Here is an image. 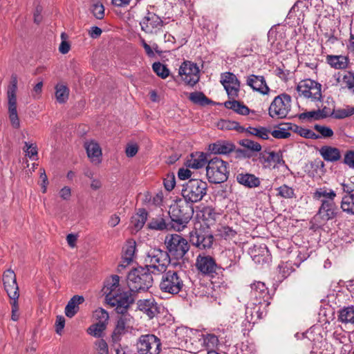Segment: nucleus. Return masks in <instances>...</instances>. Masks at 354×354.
<instances>
[{
	"mask_svg": "<svg viewBox=\"0 0 354 354\" xmlns=\"http://www.w3.org/2000/svg\"><path fill=\"white\" fill-rule=\"evenodd\" d=\"M102 291L106 296L107 303L115 307L116 312L119 314L126 313L134 300L131 292L120 291V277L118 275H113L108 278L104 282Z\"/></svg>",
	"mask_w": 354,
	"mask_h": 354,
	"instance_id": "obj_1",
	"label": "nucleus"
},
{
	"mask_svg": "<svg viewBox=\"0 0 354 354\" xmlns=\"http://www.w3.org/2000/svg\"><path fill=\"white\" fill-rule=\"evenodd\" d=\"M250 298L253 302L248 304L250 306L246 307V314H250L252 317H257L261 319L263 317V312L261 311L262 307L265 308L270 304L271 299L268 288L266 284L261 281H256L250 285Z\"/></svg>",
	"mask_w": 354,
	"mask_h": 354,
	"instance_id": "obj_2",
	"label": "nucleus"
},
{
	"mask_svg": "<svg viewBox=\"0 0 354 354\" xmlns=\"http://www.w3.org/2000/svg\"><path fill=\"white\" fill-rule=\"evenodd\" d=\"M161 274L159 288L163 292L177 295L181 292L185 287V274L180 270H167L160 272Z\"/></svg>",
	"mask_w": 354,
	"mask_h": 354,
	"instance_id": "obj_3",
	"label": "nucleus"
},
{
	"mask_svg": "<svg viewBox=\"0 0 354 354\" xmlns=\"http://www.w3.org/2000/svg\"><path fill=\"white\" fill-rule=\"evenodd\" d=\"M236 235V232L228 226H221L217 229L216 239L208 231L195 230L190 232L189 243H213L214 241H231Z\"/></svg>",
	"mask_w": 354,
	"mask_h": 354,
	"instance_id": "obj_4",
	"label": "nucleus"
},
{
	"mask_svg": "<svg viewBox=\"0 0 354 354\" xmlns=\"http://www.w3.org/2000/svg\"><path fill=\"white\" fill-rule=\"evenodd\" d=\"M150 268H138L129 272L127 285L131 292L147 290L153 284V277Z\"/></svg>",
	"mask_w": 354,
	"mask_h": 354,
	"instance_id": "obj_5",
	"label": "nucleus"
},
{
	"mask_svg": "<svg viewBox=\"0 0 354 354\" xmlns=\"http://www.w3.org/2000/svg\"><path fill=\"white\" fill-rule=\"evenodd\" d=\"M230 174L229 164L220 158H211L206 166V176L209 183L218 184L227 181Z\"/></svg>",
	"mask_w": 354,
	"mask_h": 354,
	"instance_id": "obj_6",
	"label": "nucleus"
},
{
	"mask_svg": "<svg viewBox=\"0 0 354 354\" xmlns=\"http://www.w3.org/2000/svg\"><path fill=\"white\" fill-rule=\"evenodd\" d=\"M194 213L192 205L176 204L170 207L169 215L171 221V227L176 231L183 230L189 223Z\"/></svg>",
	"mask_w": 354,
	"mask_h": 354,
	"instance_id": "obj_7",
	"label": "nucleus"
},
{
	"mask_svg": "<svg viewBox=\"0 0 354 354\" xmlns=\"http://www.w3.org/2000/svg\"><path fill=\"white\" fill-rule=\"evenodd\" d=\"M145 261L147 263L146 268H150L153 274H159L160 272L166 271L170 260L167 251L151 248L147 252Z\"/></svg>",
	"mask_w": 354,
	"mask_h": 354,
	"instance_id": "obj_8",
	"label": "nucleus"
},
{
	"mask_svg": "<svg viewBox=\"0 0 354 354\" xmlns=\"http://www.w3.org/2000/svg\"><path fill=\"white\" fill-rule=\"evenodd\" d=\"M153 6H149L145 11L139 24L142 31L147 35H157L162 32L164 21L160 16L154 12Z\"/></svg>",
	"mask_w": 354,
	"mask_h": 354,
	"instance_id": "obj_9",
	"label": "nucleus"
},
{
	"mask_svg": "<svg viewBox=\"0 0 354 354\" xmlns=\"http://www.w3.org/2000/svg\"><path fill=\"white\" fill-rule=\"evenodd\" d=\"M207 184L200 179H190L182 189V195L185 200L191 203L201 201L206 195Z\"/></svg>",
	"mask_w": 354,
	"mask_h": 354,
	"instance_id": "obj_10",
	"label": "nucleus"
},
{
	"mask_svg": "<svg viewBox=\"0 0 354 354\" xmlns=\"http://www.w3.org/2000/svg\"><path fill=\"white\" fill-rule=\"evenodd\" d=\"M322 87L320 83L311 79H306L298 83L296 90L300 97L316 102L322 100Z\"/></svg>",
	"mask_w": 354,
	"mask_h": 354,
	"instance_id": "obj_11",
	"label": "nucleus"
},
{
	"mask_svg": "<svg viewBox=\"0 0 354 354\" xmlns=\"http://www.w3.org/2000/svg\"><path fill=\"white\" fill-rule=\"evenodd\" d=\"M290 110L291 97L283 93L274 97L270 105L268 114L274 119H283L286 118Z\"/></svg>",
	"mask_w": 354,
	"mask_h": 354,
	"instance_id": "obj_12",
	"label": "nucleus"
},
{
	"mask_svg": "<svg viewBox=\"0 0 354 354\" xmlns=\"http://www.w3.org/2000/svg\"><path fill=\"white\" fill-rule=\"evenodd\" d=\"M137 345L140 354H159L161 351L160 340L153 334L141 335Z\"/></svg>",
	"mask_w": 354,
	"mask_h": 354,
	"instance_id": "obj_13",
	"label": "nucleus"
},
{
	"mask_svg": "<svg viewBox=\"0 0 354 354\" xmlns=\"http://www.w3.org/2000/svg\"><path fill=\"white\" fill-rule=\"evenodd\" d=\"M179 75L183 81L190 86L196 85L200 80V70L198 66L189 61H185L179 68Z\"/></svg>",
	"mask_w": 354,
	"mask_h": 354,
	"instance_id": "obj_14",
	"label": "nucleus"
},
{
	"mask_svg": "<svg viewBox=\"0 0 354 354\" xmlns=\"http://www.w3.org/2000/svg\"><path fill=\"white\" fill-rule=\"evenodd\" d=\"M220 82L226 91L229 99L234 100L239 97L241 82L234 73L230 72L222 73Z\"/></svg>",
	"mask_w": 354,
	"mask_h": 354,
	"instance_id": "obj_15",
	"label": "nucleus"
},
{
	"mask_svg": "<svg viewBox=\"0 0 354 354\" xmlns=\"http://www.w3.org/2000/svg\"><path fill=\"white\" fill-rule=\"evenodd\" d=\"M249 254L257 265L268 266L271 261V254L266 245H253L249 249Z\"/></svg>",
	"mask_w": 354,
	"mask_h": 354,
	"instance_id": "obj_16",
	"label": "nucleus"
},
{
	"mask_svg": "<svg viewBox=\"0 0 354 354\" xmlns=\"http://www.w3.org/2000/svg\"><path fill=\"white\" fill-rule=\"evenodd\" d=\"M138 308L145 314L149 319H153L160 313L161 307L151 297L146 299H140L138 303Z\"/></svg>",
	"mask_w": 354,
	"mask_h": 354,
	"instance_id": "obj_17",
	"label": "nucleus"
},
{
	"mask_svg": "<svg viewBox=\"0 0 354 354\" xmlns=\"http://www.w3.org/2000/svg\"><path fill=\"white\" fill-rule=\"evenodd\" d=\"M246 84L253 91L263 95H268L270 91L265 77L262 75H250L246 77Z\"/></svg>",
	"mask_w": 354,
	"mask_h": 354,
	"instance_id": "obj_18",
	"label": "nucleus"
},
{
	"mask_svg": "<svg viewBox=\"0 0 354 354\" xmlns=\"http://www.w3.org/2000/svg\"><path fill=\"white\" fill-rule=\"evenodd\" d=\"M339 213V209L335 201L322 203L317 216L322 221H328L335 218Z\"/></svg>",
	"mask_w": 354,
	"mask_h": 354,
	"instance_id": "obj_19",
	"label": "nucleus"
},
{
	"mask_svg": "<svg viewBox=\"0 0 354 354\" xmlns=\"http://www.w3.org/2000/svg\"><path fill=\"white\" fill-rule=\"evenodd\" d=\"M196 267L203 274H211L216 272V264L209 256L199 254L196 258Z\"/></svg>",
	"mask_w": 354,
	"mask_h": 354,
	"instance_id": "obj_20",
	"label": "nucleus"
},
{
	"mask_svg": "<svg viewBox=\"0 0 354 354\" xmlns=\"http://www.w3.org/2000/svg\"><path fill=\"white\" fill-rule=\"evenodd\" d=\"M84 148L92 163L98 165L102 162V149L97 142L93 140L86 141L84 143Z\"/></svg>",
	"mask_w": 354,
	"mask_h": 354,
	"instance_id": "obj_21",
	"label": "nucleus"
},
{
	"mask_svg": "<svg viewBox=\"0 0 354 354\" xmlns=\"http://www.w3.org/2000/svg\"><path fill=\"white\" fill-rule=\"evenodd\" d=\"M131 317L128 315L122 314V316L117 322L115 329L113 332L111 338L113 343H118L121 340V337L127 332V326L131 320Z\"/></svg>",
	"mask_w": 354,
	"mask_h": 354,
	"instance_id": "obj_22",
	"label": "nucleus"
},
{
	"mask_svg": "<svg viewBox=\"0 0 354 354\" xmlns=\"http://www.w3.org/2000/svg\"><path fill=\"white\" fill-rule=\"evenodd\" d=\"M336 82L342 88H347L354 94V71H344L336 75Z\"/></svg>",
	"mask_w": 354,
	"mask_h": 354,
	"instance_id": "obj_23",
	"label": "nucleus"
},
{
	"mask_svg": "<svg viewBox=\"0 0 354 354\" xmlns=\"http://www.w3.org/2000/svg\"><path fill=\"white\" fill-rule=\"evenodd\" d=\"M17 76L12 74L7 89L8 109H17Z\"/></svg>",
	"mask_w": 354,
	"mask_h": 354,
	"instance_id": "obj_24",
	"label": "nucleus"
},
{
	"mask_svg": "<svg viewBox=\"0 0 354 354\" xmlns=\"http://www.w3.org/2000/svg\"><path fill=\"white\" fill-rule=\"evenodd\" d=\"M209 149L214 154H228L235 149V145L227 141H218L211 144Z\"/></svg>",
	"mask_w": 354,
	"mask_h": 354,
	"instance_id": "obj_25",
	"label": "nucleus"
},
{
	"mask_svg": "<svg viewBox=\"0 0 354 354\" xmlns=\"http://www.w3.org/2000/svg\"><path fill=\"white\" fill-rule=\"evenodd\" d=\"M208 161L206 158V154L203 152H196L192 153L190 158L186 162V166L192 169H200L203 167Z\"/></svg>",
	"mask_w": 354,
	"mask_h": 354,
	"instance_id": "obj_26",
	"label": "nucleus"
},
{
	"mask_svg": "<svg viewBox=\"0 0 354 354\" xmlns=\"http://www.w3.org/2000/svg\"><path fill=\"white\" fill-rule=\"evenodd\" d=\"M337 194L335 191L325 187L317 189L313 193V198L319 201L320 203L325 201H335Z\"/></svg>",
	"mask_w": 354,
	"mask_h": 354,
	"instance_id": "obj_27",
	"label": "nucleus"
},
{
	"mask_svg": "<svg viewBox=\"0 0 354 354\" xmlns=\"http://www.w3.org/2000/svg\"><path fill=\"white\" fill-rule=\"evenodd\" d=\"M237 182L248 188H254L259 187L260 185V180L254 174L248 173H241L236 175Z\"/></svg>",
	"mask_w": 354,
	"mask_h": 354,
	"instance_id": "obj_28",
	"label": "nucleus"
},
{
	"mask_svg": "<svg viewBox=\"0 0 354 354\" xmlns=\"http://www.w3.org/2000/svg\"><path fill=\"white\" fill-rule=\"evenodd\" d=\"M327 64L335 69H345L347 68L349 59L344 55H330L326 57Z\"/></svg>",
	"mask_w": 354,
	"mask_h": 354,
	"instance_id": "obj_29",
	"label": "nucleus"
},
{
	"mask_svg": "<svg viewBox=\"0 0 354 354\" xmlns=\"http://www.w3.org/2000/svg\"><path fill=\"white\" fill-rule=\"evenodd\" d=\"M84 298L82 296L75 295L68 302L65 307V315L66 317L71 318L77 313L79 305L82 304Z\"/></svg>",
	"mask_w": 354,
	"mask_h": 354,
	"instance_id": "obj_30",
	"label": "nucleus"
},
{
	"mask_svg": "<svg viewBox=\"0 0 354 354\" xmlns=\"http://www.w3.org/2000/svg\"><path fill=\"white\" fill-rule=\"evenodd\" d=\"M319 153L324 160L328 162H335L340 159L339 150L336 147L324 146L319 149Z\"/></svg>",
	"mask_w": 354,
	"mask_h": 354,
	"instance_id": "obj_31",
	"label": "nucleus"
},
{
	"mask_svg": "<svg viewBox=\"0 0 354 354\" xmlns=\"http://www.w3.org/2000/svg\"><path fill=\"white\" fill-rule=\"evenodd\" d=\"M244 132L248 135L255 136L261 140H268L270 138L271 130L269 128L263 126L248 127V128H245Z\"/></svg>",
	"mask_w": 354,
	"mask_h": 354,
	"instance_id": "obj_32",
	"label": "nucleus"
},
{
	"mask_svg": "<svg viewBox=\"0 0 354 354\" xmlns=\"http://www.w3.org/2000/svg\"><path fill=\"white\" fill-rule=\"evenodd\" d=\"M147 219V212L145 209H139L138 212L131 218V225L133 229L138 232L141 230Z\"/></svg>",
	"mask_w": 354,
	"mask_h": 354,
	"instance_id": "obj_33",
	"label": "nucleus"
},
{
	"mask_svg": "<svg viewBox=\"0 0 354 354\" xmlns=\"http://www.w3.org/2000/svg\"><path fill=\"white\" fill-rule=\"evenodd\" d=\"M225 107L228 109L233 110L235 113L242 115H247L250 112L254 113V111H250L249 108L245 106L243 102L234 100H230L226 101L224 103Z\"/></svg>",
	"mask_w": 354,
	"mask_h": 354,
	"instance_id": "obj_34",
	"label": "nucleus"
},
{
	"mask_svg": "<svg viewBox=\"0 0 354 354\" xmlns=\"http://www.w3.org/2000/svg\"><path fill=\"white\" fill-rule=\"evenodd\" d=\"M286 124L288 125V129L292 130L305 138L315 140L320 138V136L316 134L309 129L303 128L292 123H288Z\"/></svg>",
	"mask_w": 354,
	"mask_h": 354,
	"instance_id": "obj_35",
	"label": "nucleus"
},
{
	"mask_svg": "<svg viewBox=\"0 0 354 354\" xmlns=\"http://www.w3.org/2000/svg\"><path fill=\"white\" fill-rule=\"evenodd\" d=\"M136 245H127L126 247L123 248L122 263L120 266V267H125L133 261L136 256Z\"/></svg>",
	"mask_w": 354,
	"mask_h": 354,
	"instance_id": "obj_36",
	"label": "nucleus"
},
{
	"mask_svg": "<svg viewBox=\"0 0 354 354\" xmlns=\"http://www.w3.org/2000/svg\"><path fill=\"white\" fill-rule=\"evenodd\" d=\"M341 208L343 212L354 215V194L344 195L342 197Z\"/></svg>",
	"mask_w": 354,
	"mask_h": 354,
	"instance_id": "obj_37",
	"label": "nucleus"
},
{
	"mask_svg": "<svg viewBox=\"0 0 354 354\" xmlns=\"http://www.w3.org/2000/svg\"><path fill=\"white\" fill-rule=\"evenodd\" d=\"M339 320L345 324H354V308L346 307L342 309L339 313Z\"/></svg>",
	"mask_w": 354,
	"mask_h": 354,
	"instance_id": "obj_38",
	"label": "nucleus"
},
{
	"mask_svg": "<svg viewBox=\"0 0 354 354\" xmlns=\"http://www.w3.org/2000/svg\"><path fill=\"white\" fill-rule=\"evenodd\" d=\"M201 216L207 225H212L216 220L217 214L215 209L209 206L205 207L201 210Z\"/></svg>",
	"mask_w": 354,
	"mask_h": 354,
	"instance_id": "obj_39",
	"label": "nucleus"
},
{
	"mask_svg": "<svg viewBox=\"0 0 354 354\" xmlns=\"http://www.w3.org/2000/svg\"><path fill=\"white\" fill-rule=\"evenodd\" d=\"M69 95V90L66 86L57 84L55 86V97L57 101L60 103H64L67 101Z\"/></svg>",
	"mask_w": 354,
	"mask_h": 354,
	"instance_id": "obj_40",
	"label": "nucleus"
},
{
	"mask_svg": "<svg viewBox=\"0 0 354 354\" xmlns=\"http://www.w3.org/2000/svg\"><path fill=\"white\" fill-rule=\"evenodd\" d=\"M192 331L187 327H178L175 330V337L177 338L178 344L181 345L183 343H187Z\"/></svg>",
	"mask_w": 354,
	"mask_h": 354,
	"instance_id": "obj_41",
	"label": "nucleus"
},
{
	"mask_svg": "<svg viewBox=\"0 0 354 354\" xmlns=\"http://www.w3.org/2000/svg\"><path fill=\"white\" fill-rule=\"evenodd\" d=\"M218 127L221 129L236 130L238 132H244L245 128L234 121L221 120L218 123Z\"/></svg>",
	"mask_w": 354,
	"mask_h": 354,
	"instance_id": "obj_42",
	"label": "nucleus"
},
{
	"mask_svg": "<svg viewBox=\"0 0 354 354\" xmlns=\"http://www.w3.org/2000/svg\"><path fill=\"white\" fill-rule=\"evenodd\" d=\"M239 145L252 152H260L262 149L261 145L259 142L249 138L241 140Z\"/></svg>",
	"mask_w": 354,
	"mask_h": 354,
	"instance_id": "obj_43",
	"label": "nucleus"
},
{
	"mask_svg": "<svg viewBox=\"0 0 354 354\" xmlns=\"http://www.w3.org/2000/svg\"><path fill=\"white\" fill-rule=\"evenodd\" d=\"M202 339L203 344L207 348H214L218 344V337L212 333H206L202 335Z\"/></svg>",
	"mask_w": 354,
	"mask_h": 354,
	"instance_id": "obj_44",
	"label": "nucleus"
},
{
	"mask_svg": "<svg viewBox=\"0 0 354 354\" xmlns=\"http://www.w3.org/2000/svg\"><path fill=\"white\" fill-rule=\"evenodd\" d=\"M354 114V107L346 106L343 109H334L333 118L335 119H344Z\"/></svg>",
	"mask_w": 354,
	"mask_h": 354,
	"instance_id": "obj_45",
	"label": "nucleus"
},
{
	"mask_svg": "<svg viewBox=\"0 0 354 354\" xmlns=\"http://www.w3.org/2000/svg\"><path fill=\"white\" fill-rule=\"evenodd\" d=\"M189 99L194 104L205 105L210 104L211 101L201 92L191 93Z\"/></svg>",
	"mask_w": 354,
	"mask_h": 354,
	"instance_id": "obj_46",
	"label": "nucleus"
},
{
	"mask_svg": "<svg viewBox=\"0 0 354 354\" xmlns=\"http://www.w3.org/2000/svg\"><path fill=\"white\" fill-rule=\"evenodd\" d=\"M152 68L154 73L162 79H165L169 75V70L159 62L153 63Z\"/></svg>",
	"mask_w": 354,
	"mask_h": 354,
	"instance_id": "obj_47",
	"label": "nucleus"
},
{
	"mask_svg": "<svg viewBox=\"0 0 354 354\" xmlns=\"http://www.w3.org/2000/svg\"><path fill=\"white\" fill-rule=\"evenodd\" d=\"M4 288L11 300L18 299L19 293L17 280L12 283L5 284Z\"/></svg>",
	"mask_w": 354,
	"mask_h": 354,
	"instance_id": "obj_48",
	"label": "nucleus"
},
{
	"mask_svg": "<svg viewBox=\"0 0 354 354\" xmlns=\"http://www.w3.org/2000/svg\"><path fill=\"white\" fill-rule=\"evenodd\" d=\"M93 318L97 322V323L106 325L109 316V313L103 308L96 309L93 312Z\"/></svg>",
	"mask_w": 354,
	"mask_h": 354,
	"instance_id": "obj_49",
	"label": "nucleus"
},
{
	"mask_svg": "<svg viewBox=\"0 0 354 354\" xmlns=\"http://www.w3.org/2000/svg\"><path fill=\"white\" fill-rule=\"evenodd\" d=\"M273 155H271L270 151H268L266 150L260 152L259 154V161L261 164L263 165L265 168L270 167L272 162Z\"/></svg>",
	"mask_w": 354,
	"mask_h": 354,
	"instance_id": "obj_50",
	"label": "nucleus"
},
{
	"mask_svg": "<svg viewBox=\"0 0 354 354\" xmlns=\"http://www.w3.org/2000/svg\"><path fill=\"white\" fill-rule=\"evenodd\" d=\"M167 223L162 217L153 218L149 223V227L152 230H163L167 228Z\"/></svg>",
	"mask_w": 354,
	"mask_h": 354,
	"instance_id": "obj_51",
	"label": "nucleus"
},
{
	"mask_svg": "<svg viewBox=\"0 0 354 354\" xmlns=\"http://www.w3.org/2000/svg\"><path fill=\"white\" fill-rule=\"evenodd\" d=\"M106 325L100 323L93 324L88 328V333L95 337H101L104 330L106 328Z\"/></svg>",
	"mask_w": 354,
	"mask_h": 354,
	"instance_id": "obj_52",
	"label": "nucleus"
},
{
	"mask_svg": "<svg viewBox=\"0 0 354 354\" xmlns=\"http://www.w3.org/2000/svg\"><path fill=\"white\" fill-rule=\"evenodd\" d=\"M167 249L169 252H171L173 250H176L177 254H175L176 258L183 257L185 254L189 250V245H168Z\"/></svg>",
	"mask_w": 354,
	"mask_h": 354,
	"instance_id": "obj_53",
	"label": "nucleus"
},
{
	"mask_svg": "<svg viewBox=\"0 0 354 354\" xmlns=\"http://www.w3.org/2000/svg\"><path fill=\"white\" fill-rule=\"evenodd\" d=\"M91 11L94 17L98 19H102L104 17V7L100 2L93 3L91 8Z\"/></svg>",
	"mask_w": 354,
	"mask_h": 354,
	"instance_id": "obj_54",
	"label": "nucleus"
},
{
	"mask_svg": "<svg viewBox=\"0 0 354 354\" xmlns=\"http://www.w3.org/2000/svg\"><path fill=\"white\" fill-rule=\"evenodd\" d=\"M299 118L301 120H306L308 121H312L313 120H319L322 119L318 109L316 111H310L300 113L299 115Z\"/></svg>",
	"mask_w": 354,
	"mask_h": 354,
	"instance_id": "obj_55",
	"label": "nucleus"
},
{
	"mask_svg": "<svg viewBox=\"0 0 354 354\" xmlns=\"http://www.w3.org/2000/svg\"><path fill=\"white\" fill-rule=\"evenodd\" d=\"M278 269L279 274H281V277L283 279L287 278L294 270L291 264L288 262L279 264Z\"/></svg>",
	"mask_w": 354,
	"mask_h": 354,
	"instance_id": "obj_56",
	"label": "nucleus"
},
{
	"mask_svg": "<svg viewBox=\"0 0 354 354\" xmlns=\"http://www.w3.org/2000/svg\"><path fill=\"white\" fill-rule=\"evenodd\" d=\"M277 190L278 195L285 198H291L295 196L294 189L286 185L280 186Z\"/></svg>",
	"mask_w": 354,
	"mask_h": 354,
	"instance_id": "obj_57",
	"label": "nucleus"
},
{
	"mask_svg": "<svg viewBox=\"0 0 354 354\" xmlns=\"http://www.w3.org/2000/svg\"><path fill=\"white\" fill-rule=\"evenodd\" d=\"M315 129L321 134V137L323 138H330L333 136L334 133L332 129L328 127L322 126L319 124H315L314 127Z\"/></svg>",
	"mask_w": 354,
	"mask_h": 354,
	"instance_id": "obj_58",
	"label": "nucleus"
},
{
	"mask_svg": "<svg viewBox=\"0 0 354 354\" xmlns=\"http://www.w3.org/2000/svg\"><path fill=\"white\" fill-rule=\"evenodd\" d=\"M25 147L24 150L26 153V156L29 157L30 158H32L34 156H37V147L35 144H29L27 142H25Z\"/></svg>",
	"mask_w": 354,
	"mask_h": 354,
	"instance_id": "obj_59",
	"label": "nucleus"
},
{
	"mask_svg": "<svg viewBox=\"0 0 354 354\" xmlns=\"http://www.w3.org/2000/svg\"><path fill=\"white\" fill-rule=\"evenodd\" d=\"M270 134L277 139H285L290 136V133L287 129L279 128V129L271 131Z\"/></svg>",
	"mask_w": 354,
	"mask_h": 354,
	"instance_id": "obj_60",
	"label": "nucleus"
},
{
	"mask_svg": "<svg viewBox=\"0 0 354 354\" xmlns=\"http://www.w3.org/2000/svg\"><path fill=\"white\" fill-rule=\"evenodd\" d=\"M95 345L97 354H109L108 345L104 339H100L96 341Z\"/></svg>",
	"mask_w": 354,
	"mask_h": 354,
	"instance_id": "obj_61",
	"label": "nucleus"
},
{
	"mask_svg": "<svg viewBox=\"0 0 354 354\" xmlns=\"http://www.w3.org/2000/svg\"><path fill=\"white\" fill-rule=\"evenodd\" d=\"M165 243H188V242L180 235L175 234L167 236Z\"/></svg>",
	"mask_w": 354,
	"mask_h": 354,
	"instance_id": "obj_62",
	"label": "nucleus"
},
{
	"mask_svg": "<svg viewBox=\"0 0 354 354\" xmlns=\"http://www.w3.org/2000/svg\"><path fill=\"white\" fill-rule=\"evenodd\" d=\"M9 118L13 127L19 128L20 126L19 119L17 115V109H8Z\"/></svg>",
	"mask_w": 354,
	"mask_h": 354,
	"instance_id": "obj_63",
	"label": "nucleus"
},
{
	"mask_svg": "<svg viewBox=\"0 0 354 354\" xmlns=\"http://www.w3.org/2000/svg\"><path fill=\"white\" fill-rule=\"evenodd\" d=\"M344 162L349 167L354 169V151H346L344 155Z\"/></svg>",
	"mask_w": 354,
	"mask_h": 354,
	"instance_id": "obj_64",
	"label": "nucleus"
}]
</instances>
